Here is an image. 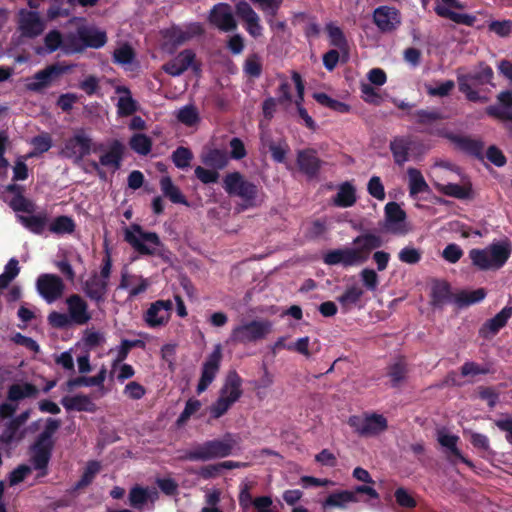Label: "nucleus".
I'll use <instances>...</instances> for the list:
<instances>
[{"mask_svg": "<svg viewBox=\"0 0 512 512\" xmlns=\"http://www.w3.org/2000/svg\"><path fill=\"white\" fill-rule=\"evenodd\" d=\"M382 246L379 236L367 233L356 237L351 247L330 250L323 255V261L327 265H342L354 267L364 264L371 251Z\"/></svg>", "mask_w": 512, "mask_h": 512, "instance_id": "obj_1", "label": "nucleus"}, {"mask_svg": "<svg viewBox=\"0 0 512 512\" xmlns=\"http://www.w3.org/2000/svg\"><path fill=\"white\" fill-rule=\"evenodd\" d=\"M511 254V246L505 241H499L482 249L469 251L472 264L479 270L495 271L502 268Z\"/></svg>", "mask_w": 512, "mask_h": 512, "instance_id": "obj_2", "label": "nucleus"}, {"mask_svg": "<svg viewBox=\"0 0 512 512\" xmlns=\"http://www.w3.org/2000/svg\"><path fill=\"white\" fill-rule=\"evenodd\" d=\"M98 150H101V145L95 143L84 128H78L74 130L71 137L64 141L60 154L78 164L86 156L96 153Z\"/></svg>", "mask_w": 512, "mask_h": 512, "instance_id": "obj_3", "label": "nucleus"}, {"mask_svg": "<svg viewBox=\"0 0 512 512\" xmlns=\"http://www.w3.org/2000/svg\"><path fill=\"white\" fill-rule=\"evenodd\" d=\"M235 441L231 434L225 435L222 439L206 441L187 450L184 459L192 461H208L216 458H224L232 453Z\"/></svg>", "mask_w": 512, "mask_h": 512, "instance_id": "obj_4", "label": "nucleus"}, {"mask_svg": "<svg viewBox=\"0 0 512 512\" xmlns=\"http://www.w3.org/2000/svg\"><path fill=\"white\" fill-rule=\"evenodd\" d=\"M273 329L270 320L260 319L245 321L232 328L227 343L249 344L266 338Z\"/></svg>", "mask_w": 512, "mask_h": 512, "instance_id": "obj_5", "label": "nucleus"}, {"mask_svg": "<svg viewBox=\"0 0 512 512\" xmlns=\"http://www.w3.org/2000/svg\"><path fill=\"white\" fill-rule=\"evenodd\" d=\"M458 175V171L444 164H436L431 171L432 180L438 191L448 196L467 199L471 196L470 186L458 185L450 181L455 180Z\"/></svg>", "mask_w": 512, "mask_h": 512, "instance_id": "obj_6", "label": "nucleus"}, {"mask_svg": "<svg viewBox=\"0 0 512 512\" xmlns=\"http://www.w3.org/2000/svg\"><path fill=\"white\" fill-rule=\"evenodd\" d=\"M125 241L138 253L154 255L161 247V240L154 232H147L138 224H131L124 230Z\"/></svg>", "mask_w": 512, "mask_h": 512, "instance_id": "obj_7", "label": "nucleus"}, {"mask_svg": "<svg viewBox=\"0 0 512 512\" xmlns=\"http://www.w3.org/2000/svg\"><path fill=\"white\" fill-rule=\"evenodd\" d=\"M223 187L229 195L237 196L243 201V208L257 204V186L239 172L227 174L223 179Z\"/></svg>", "mask_w": 512, "mask_h": 512, "instance_id": "obj_8", "label": "nucleus"}, {"mask_svg": "<svg viewBox=\"0 0 512 512\" xmlns=\"http://www.w3.org/2000/svg\"><path fill=\"white\" fill-rule=\"evenodd\" d=\"M492 77L493 70L489 66L481 64L477 72L458 76L459 89L466 95L468 100L473 102H485L487 101V98L485 96H480L472 86L490 83Z\"/></svg>", "mask_w": 512, "mask_h": 512, "instance_id": "obj_9", "label": "nucleus"}, {"mask_svg": "<svg viewBox=\"0 0 512 512\" xmlns=\"http://www.w3.org/2000/svg\"><path fill=\"white\" fill-rule=\"evenodd\" d=\"M357 494H365L371 499H379L378 492L368 485L356 486L354 490H339L328 495L323 501V508H340L345 509L350 504L358 503Z\"/></svg>", "mask_w": 512, "mask_h": 512, "instance_id": "obj_10", "label": "nucleus"}, {"mask_svg": "<svg viewBox=\"0 0 512 512\" xmlns=\"http://www.w3.org/2000/svg\"><path fill=\"white\" fill-rule=\"evenodd\" d=\"M382 228L385 232L397 236H405L412 231L406 212L396 202H388L385 205Z\"/></svg>", "mask_w": 512, "mask_h": 512, "instance_id": "obj_11", "label": "nucleus"}, {"mask_svg": "<svg viewBox=\"0 0 512 512\" xmlns=\"http://www.w3.org/2000/svg\"><path fill=\"white\" fill-rule=\"evenodd\" d=\"M203 28L199 23H189L183 27L172 26L162 31L163 48L172 53L173 50L195 36L202 34Z\"/></svg>", "mask_w": 512, "mask_h": 512, "instance_id": "obj_12", "label": "nucleus"}, {"mask_svg": "<svg viewBox=\"0 0 512 512\" xmlns=\"http://www.w3.org/2000/svg\"><path fill=\"white\" fill-rule=\"evenodd\" d=\"M349 425L361 436H376L387 429V419L381 414H364L352 416L348 420Z\"/></svg>", "mask_w": 512, "mask_h": 512, "instance_id": "obj_13", "label": "nucleus"}, {"mask_svg": "<svg viewBox=\"0 0 512 512\" xmlns=\"http://www.w3.org/2000/svg\"><path fill=\"white\" fill-rule=\"evenodd\" d=\"M100 145L101 150H98V152H101L99 162L94 161L91 163V166L100 176H102L103 172L101 170V166L107 167L113 172L120 168L125 147L119 140L110 141L106 150L103 149L102 144Z\"/></svg>", "mask_w": 512, "mask_h": 512, "instance_id": "obj_14", "label": "nucleus"}, {"mask_svg": "<svg viewBox=\"0 0 512 512\" xmlns=\"http://www.w3.org/2000/svg\"><path fill=\"white\" fill-rule=\"evenodd\" d=\"M222 360V346L216 344L202 366L201 377L197 385V393L201 394L207 390L215 380Z\"/></svg>", "mask_w": 512, "mask_h": 512, "instance_id": "obj_15", "label": "nucleus"}, {"mask_svg": "<svg viewBox=\"0 0 512 512\" xmlns=\"http://www.w3.org/2000/svg\"><path fill=\"white\" fill-rule=\"evenodd\" d=\"M36 288L40 296L47 302L53 303L64 292L62 279L53 274H42L37 278Z\"/></svg>", "mask_w": 512, "mask_h": 512, "instance_id": "obj_16", "label": "nucleus"}, {"mask_svg": "<svg viewBox=\"0 0 512 512\" xmlns=\"http://www.w3.org/2000/svg\"><path fill=\"white\" fill-rule=\"evenodd\" d=\"M173 303L171 300H157L153 302L144 314V321L150 328L165 326L171 315Z\"/></svg>", "mask_w": 512, "mask_h": 512, "instance_id": "obj_17", "label": "nucleus"}, {"mask_svg": "<svg viewBox=\"0 0 512 512\" xmlns=\"http://www.w3.org/2000/svg\"><path fill=\"white\" fill-rule=\"evenodd\" d=\"M209 22L224 32L233 31L237 27L233 9L227 3H218L213 6L209 13Z\"/></svg>", "mask_w": 512, "mask_h": 512, "instance_id": "obj_18", "label": "nucleus"}, {"mask_svg": "<svg viewBox=\"0 0 512 512\" xmlns=\"http://www.w3.org/2000/svg\"><path fill=\"white\" fill-rule=\"evenodd\" d=\"M44 28V21L37 12L20 10L18 31L22 37L35 38L43 32Z\"/></svg>", "mask_w": 512, "mask_h": 512, "instance_id": "obj_19", "label": "nucleus"}, {"mask_svg": "<svg viewBox=\"0 0 512 512\" xmlns=\"http://www.w3.org/2000/svg\"><path fill=\"white\" fill-rule=\"evenodd\" d=\"M460 438L458 435L450 432L446 428H440L437 430V441L444 449L447 457L452 461H461L468 466H471V462L466 459L458 448V442Z\"/></svg>", "mask_w": 512, "mask_h": 512, "instance_id": "obj_20", "label": "nucleus"}, {"mask_svg": "<svg viewBox=\"0 0 512 512\" xmlns=\"http://www.w3.org/2000/svg\"><path fill=\"white\" fill-rule=\"evenodd\" d=\"M73 65L54 64L37 72L34 77L27 82V88L31 91H39L46 87L54 78L68 72Z\"/></svg>", "mask_w": 512, "mask_h": 512, "instance_id": "obj_21", "label": "nucleus"}, {"mask_svg": "<svg viewBox=\"0 0 512 512\" xmlns=\"http://www.w3.org/2000/svg\"><path fill=\"white\" fill-rule=\"evenodd\" d=\"M373 21L381 32H391L401 23L399 11L390 6H380L373 12Z\"/></svg>", "mask_w": 512, "mask_h": 512, "instance_id": "obj_22", "label": "nucleus"}, {"mask_svg": "<svg viewBox=\"0 0 512 512\" xmlns=\"http://www.w3.org/2000/svg\"><path fill=\"white\" fill-rule=\"evenodd\" d=\"M129 505L137 510H144L153 505L158 499V492L155 488L136 485L129 492Z\"/></svg>", "mask_w": 512, "mask_h": 512, "instance_id": "obj_23", "label": "nucleus"}, {"mask_svg": "<svg viewBox=\"0 0 512 512\" xmlns=\"http://www.w3.org/2000/svg\"><path fill=\"white\" fill-rule=\"evenodd\" d=\"M242 394L241 377L235 371L229 372L219 391V397L233 405L241 398Z\"/></svg>", "mask_w": 512, "mask_h": 512, "instance_id": "obj_24", "label": "nucleus"}, {"mask_svg": "<svg viewBox=\"0 0 512 512\" xmlns=\"http://www.w3.org/2000/svg\"><path fill=\"white\" fill-rule=\"evenodd\" d=\"M195 62V53L192 50H184L180 52L171 61L163 66V70L173 76L177 77L183 74L188 68L193 67Z\"/></svg>", "mask_w": 512, "mask_h": 512, "instance_id": "obj_25", "label": "nucleus"}, {"mask_svg": "<svg viewBox=\"0 0 512 512\" xmlns=\"http://www.w3.org/2000/svg\"><path fill=\"white\" fill-rule=\"evenodd\" d=\"M236 12L245 21L246 30L252 37L257 38L262 35L263 28L260 24V18L247 2H239L236 5Z\"/></svg>", "mask_w": 512, "mask_h": 512, "instance_id": "obj_26", "label": "nucleus"}, {"mask_svg": "<svg viewBox=\"0 0 512 512\" xmlns=\"http://www.w3.org/2000/svg\"><path fill=\"white\" fill-rule=\"evenodd\" d=\"M66 303L71 323L83 325L91 319V315L88 311V305L79 295H72L68 297Z\"/></svg>", "mask_w": 512, "mask_h": 512, "instance_id": "obj_27", "label": "nucleus"}, {"mask_svg": "<svg viewBox=\"0 0 512 512\" xmlns=\"http://www.w3.org/2000/svg\"><path fill=\"white\" fill-rule=\"evenodd\" d=\"M4 199L14 211L31 213L34 205L22 195V187L17 184H10L6 187Z\"/></svg>", "mask_w": 512, "mask_h": 512, "instance_id": "obj_28", "label": "nucleus"}, {"mask_svg": "<svg viewBox=\"0 0 512 512\" xmlns=\"http://www.w3.org/2000/svg\"><path fill=\"white\" fill-rule=\"evenodd\" d=\"M512 316V307L506 306L493 318L487 320L479 330L484 338H491L503 328Z\"/></svg>", "mask_w": 512, "mask_h": 512, "instance_id": "obj_29", "label": "nucleus"}, {"mask_svg": "<svg viewBox=\"0 0 512 512\" xmlns=\"http://www.w3.org/2000/svg\"><path fill=\"white\" fill-rule=\"evenodd\" d=\"M71 23L81 24V35L84 39L85 49L87 47L98 49L106 44L107 36L103 30L93 26L85 25L81 19H75L71 21Z\"/></svg>", "mask_w": 512, "mask_h": 512, "instance_id": "obj_30", "label": "nucleus"}, {"mask_svg": "<svg viewBox=\"0 0 512 512\" xmlns=\"http://www.w3.org/2000/svg\"><path fill=\"white\" fill-rule=\"evenodd\" d=\"M498 102V105H492L486 109L487 114L512 123V93L501 92L498 95Z\"/></svg>", "mask_w": 512, "mask_h": 512, "instance_id": "obj_31", "label": "nucleus"}, {"mask_svg": "<svg viewBox=\"0 0 512 512\" xmlns=\"http://www.w3.org/2000/svg\"><path fill=\"white\" fill-rule=\"evenodd\" d=\"M117 95V113L119 116L132 115L137 110V102L133 99L128 87L123 85L115 86Z\"/></svg>", "mask_w": 512, "mask_h": 512, "instance_id": "obj_32", "label": "nucleus"}, {"mask_svg": "<svg viewBox=\"0 0 512 512\" xmlns=\"http://www.w3.org/2000/svg\"><path fill=\"white\" fill-rule=\"evenodd\" d=\"M487 292L484 288L475 290L463 289L455 293L451 301L459 308L477 304L485 299Z\"/></svg>", "mask_w": 512, "mask_h": 512, "instance_id": "obj_33", "label": "nucleus"}, {"mask_svg": "<svg viewBox=\"0 0 512 512\" xmlns=\"http://www.w3.org/2000/svg\"><path fill=\"white\" fill-rule=\"evenodd\" d=\"M52 443H46L37 439L31 449V462L34 469L43 470L46 468L51 455Z\"/></svg>", "mask_w": 512, "mask_h": 512, "instance_id": "obj_34", "label": "nucleus"}, {"mask_svg": "<svg viewBox=\"0 0 512 512\" xmlns=\"http://www.w3.org/2000/svg\"><path fill=\"white\" fill-rule=\"evenodd\" d=\"M28 418L29 411H25L17 418L11 420L8 427L1 435L2 442L11 444L12 442L21 440L24 436V431L21 429V426L27 421Z\"/></svg>", "mask_w": 512, "mask_h": 512, "instance_id": "obj_35", "label": "nucleus"}, {"mask_svg": "<svg viewBox=\"0 0 512 512\" xmlns=\"http://www.w3.org/2000/svg\"><path fill=\"white\" fill-rule=\"evenodd\" d=\"M149 285V281L140 275L122 274L120 288L127 289L130 297H135L145 292Z\"/></svg>", "mask_w": 512, "mask_h": 512, "instance_id": "obj_36", "label": "nucleus"}, {"mask_svg": "<svg viewBox=\"0 0 512 512\" xmlns=\"http://www.w3.org/2000/svg\"><path fill=\"white\" fill-rule=\"evenodd\" d=\"M108 283L98 277V274H93L84 285L86 295L94 301H102L107 293Z\"/></svg>", "mask_w": 512, "mask_h": 512, "instance_id": "obj_37", "label": "nucleus"}, {"mask_svg": "<svg viewBox=\"0 0 512 512\" xmlns=\"http://www.w3.org/2000/svg\"><path fill=\"white\" fill-rule=\"evenodd\" d=\"M17 219L26 229L34 234L44 233L48 226V216L46 213L30 216L17 215Z\"/></svg>", "mask_w": 512, "mask_h": 512, "instance_id": "obj_38", "label": "nucleus"}, {"mask_svg": "<svg viewBox=\"0 0 512 512\" xmlns=\"http://www.w3.org/2000/svg\"><path fill=\"white\" fill-rule=\"evenodd\" d=\"M74 25L76 26V32H70L64 36L62 52L67 55L79 53L85 49L84 39L81 35V24Z\"/></svg>", "mask_w": 512, "mask_h": 512, "instance_id": "obj_39", "label": "nucleus"}, {"mask_svg": "<svg viewBox=\"0 0 512 512\" xmlns=\"http://www.w3.org/2000/svg\"><path fill=\"white\" fill-rule=\"evenodd\" d=\"M62 405L67 410L94 412L96 405L94 402L85 395L66 396L61 401Z\"/></svg>", "mask_w": 512, "mask_h": 512, "instance_id": "obj_40", "label": "nucleus"}, {"mask_svg": "<svg viewBox=\"0 0 512 512\" xmlns=\"http://www.w3.org/2000/svg\"><path fill=\"white\" fill-rule=\"evenodd\" d=\"M363 294V289L360 286L353 284L348 286L344 293L337 298V300L341 305L342 310L344 312H348L358 304Z\"/></svg>", "mask_w": 512, "mask_h": 512, "instance_id": "obj_41", "label": "nucleus"}, {"mask_svg": "<svg viewBox=\"0 0 512 512\" xmlns=\"http://www.w3.org/2000/svg\"><path fill=\"white\" fill-rule=\"evenodd\" d=\"M407 174L409 194L412 198H416L417 195L420 193H425L429 191V186L419 170L415 168H409Z\"/></svg>", "mask_w": 512, "mask_h": 512, "instance_id": "obj_42", "label": "nucleus"}, {"mask_svg": "<svg viewBox=\"0 0 512 512\" xmlns=\"http://www.w3.org/2000/svg\"><path fill=\"white\" fill-rule=\"evenodd\" d=\"M412 144V140L405 137L396 138L391 142L390 148L394 157V161L398 165H402L408 161V152L411 149Z\"/></svg>", "mask_w": 512, "mask_h": 512, "instance_id": "obj_43", "label": "nucleus"}, {"mask_svg": "<svg viewBox=\"0 0 512 512\" xmlns=\"http://www.w3.org/2000/svg\"><path fill=\"white\" fill-rule=\"evenodd\" d=\"M356 202V190L352 184L345 182L339 186L334 197L335 205L339 207H350Z\"/></svg>", "mask_w": 512, "mask_h": 512, "instance_id": "obj_44", "label": "nucleus"}, {"mask_svg": "<svg viewBox=\"0 0 512 512\" xmlns=\"http://www.w3.org/2000/svg\"><path fill=\"white\" fill-rule=\"evenodd\" d=\"M298 165L304 173L314 175L320 163L313 150H305L298 154Z\"/></svg>", "mask_w": 512, "mask_h": 512, "instance_id": "obj_45", "label": "nucleus"}, {"mask_svg": "<svg viewBox=\"0 0 512 512\" xmlns=\"http://www.w3.org/2000/svg\"><path fill=\"white\" fill-rule=\"evenodd\" d=\"M293 80H294V83H295V86L297 89V94H298L297 100H296V105H297L299 116L303 119V121L305 122V125L309 129L314 130L316 127L314 120L309 116L307 111L301 105V101L303 100V93H304V86L301 82V78L298 74H294Z\"/></svg>", "mask_w": 512, "mask_h": 512, "instance_id": "obj_46", "label": "nucleus"}, {"mask_svg": "<svg viewBox=\"0 0 512 512\" xmlns=\"http://www.w3.org/2000/svg\"><path fill=\"white\" fill-rule=\"evenodd\" d=\"M37 392V388L32 384L17 383L10 386L8 391V398L11 401H18L27 397H33L37 394Z\"/></svg>", "mask_w": 512, "mask_h": 512, "instance_id": "obj_47", "label": "nucleus"}, {"mask_svg": "<svg viewBox=\"0 0 512 512\" xmlns=\"http://www.w3.org/2000/svg\"><path fill=\"white\" fill-rule=\"evenodd\" d=\"M33 150L26 155V159L47 152L52 147V138L48 133H41L30 140Z\"/></svg>", "mask_w": 512, "mask_h": 512, "instance_id": "obj_48", "label": "nucleus"}, {"mask_svg": "<svg viewBox=\"0 0 512 512\" xmlns=\"http://www.w3.org/2000/svg\"><path fill=\"white\" fill-rule=\"evenodd\" d=\"M160 186L163 194L168 197L173 203L185 204V198L180 190L173 184L170 177L165 176L160 180Z\"/></svg>", "mask_w": 512, "mask_h": 512, "instance_id": "obj_49", "label": "nucleus"}, {"mask_svg": "<svg viewBox=\"0 0 512 512\" xmlns=\"http://www.w3.org/2000/svg\"><path fill=\"white\" fill-rule=\"evenodd\" d=\"M45 47L44 48H38L36 52L38 54L42 53H52L56 51L57 49H60L62 51V46L64 44V37L60 34L57 30L50 31L44 39Z\"/></svg>", "mask_w": 512, "mask_h": 512, "instance_id": "obj_50", "label": "nucleus"}, {"mask_svg": "<svg viewBox=\"0 0 512 512\" xmlns=\"http://www.w3.org/2000/svg\"><path fill=\"white\" fill-rule=\"evenodd\" d=\"M175 115L180 123L189 127L196 125L200 120L198 110L193 105L181 107Z\"/></svg>", "mask_w": 512, "mask_h": 512, "instance_id": "obj_51", "label": "nucleus"}, {"mask_svg": "<svg viewBox=\"0 0 512 512\" xmlns=\"http://www.w3.org/2000/svg\"><path fill=\"white\" fill-rule=\"evenodd\" d=\"M129 145L134 152L140 155H147L151 151L152 140L145 134L137 133L131 137Z\"/></svg>", "mask_w": 512, "mask_h": 512, "instance_id": "obj_52", "label": "nucleus"}, {"mask_svg": "<svg viewBox=\"0 0 512 512\" xmlns=\"http://www.w3.org/2000/svg\"><path fill=\"white\" fill-rule=\"evenodd\" d=\"M75 229V223L68 216H59L49 225V230L54 234H70Z\"/></svg>", "mask_w": 512, "mask_h": 512, "instance_id": "obj_53", "label": "nucleus"}, {"mask_svg": "<svg viewBox=\"0 0 512 512\" xmlns=\"http://www.w3.org/2000/svg\"><path fill=\"white\" fill-rule=\"evenodd\" d=\"M18 260L11 258L5 265L4 271L0 274V289L6 288L19 274Z\"/></svg>", "mask_w": 512, "mask_h": 512, "instance_id": "obj_54", "label": "nucleus"}, {"mask_svg": "<svg viewBox=\"0 0 512 512\" xmlns=\"http://www.w3.org/2000/svg\"><path fill=\"white\" fill-rule=\"evenodd\" d=\"M326 30L328 33L330 44L341 50H345L347 41L341 28L333 23H329L326 25Z\"/></svg>", "mask_w": 512, "mask_h": 512, "instance_id": "obj_55", "label": "nucleus"}, {"mask_svg": "<svg viewBox=\"0 0 512 512\" xmlns=\"http://www.w3.org/2000/svg\"><path fill=\"white\" fill-rule=\"evenodd\" d=\"M113 59L114 62L119 65H131L134 60L133 49L127 44H122L115 49L113 53Z\"/></svg>", "mask_w": 512, "mask_h": 512, "instance_id": "obj_56", "label": "nucleus"}, {"mask_svg": "<svg viewBox=\"0 0 512 512\" xmlns=\"http://www.w3.org/2000/svg\"><path fill=\"white\" fill-rule=\"evenodd\" d=\"M314 98L321 105L331 108L335 111H338L341 113H346L349 111V106L347 104L340 102L338 100L332 99L330 96H328L325 93H315Z\"/></svg>", "mask_w": 512, "mask_h": 512, "instance_id": "obj_57", "label": "nucleus"}, {"mask_svg": "<svg viewBox=\"0 0 512 512\" xmlns=\"http://www.w3.org/2000/svg\"><path fill=\"white\" fill-rule=\"evenodd\" d=\"M203 162L206 165L222 169L227 165L228 158L225 152L220 150H211L203 157Z\"/></svg>", "mask_w": 512, "mask_h": 512, "instance_id": "obj_58", "label": "nucleus"}, {"mask_svg": "<svg viewBox=\"0 0 512 512\" xmlns=\"http://www.w3.org/2000/svg\"><path fill=\"white\" fill-rule=\"evenodd\" d=\"M398 258L403 263L413 265L421 260L422 251L413 246H405L399 251Z\"/></svg>", "mask_w": 512, "mask_h": 512, "instance_id": "obj_59", "label": "nucleus"}, {"mask_svg": "<svg viewBox=\"0 0 512 512\" xmlns=\"http://www.w3.org/2000/svg\"><path fill=\"white\" fill-rule=\"evenodd\" d=\"M192 157L191 151L185 147L177 148L172 154L173 163L180 169L189 167Z\"/></svg>", "mask_w": 512, "mask_h": 512, "instance_id": "obj_60", "label": "nucleus"}, {"mask_svg": "<svg viewBox=\"0 0 512 512\" xmlns=\"http://www.w3.org/2000/svg\"><path fill=\"white\" fill-rule=\"evenodd\" d=\"M433 303L443 305L450 299L449 285L445 282L436 283L432 288Z\"/></svg>", "mask_w": 512, "mask_h": 512, "instance_id": "obj_61", "label": "nucleus"}, {"mask_svg": "<svg viewBox=\"0 0 512 512\" xmlns=\"http://www.w3.org/2000/svg\"><path fill=\"white\" fill-rule=\"evenodd\" d=\"M105 341V336L102 332L94 329H87L82 337L83 344L88 348L100 346Z\"/></svg>", "mask_w": 512, "mask_h": 512, "instance_id": "obj_62", "label": "nucleus"}, {"mask_svg": "<svg viewBox=\"0 0 512 512\" xmlns=\"http://www.w3.org/2000/svg\"><path fill=\"white\" fill-rule=\"evenodd\" d=\"M360 278L367 290L375 291L377 289L379 285V276L375 270L364 268L360 272Z\"/></svg>", "mask_w": 512, "mask_h": 512, "instance_id": "obj_63", "label": "nucleus"}, {"mask_svg": "<svg viewBox=\"0 0 512 512\" xmlns=\"http://www.w3.org/2000/svg\"><path fill=\"white\" fill-rule=\"evenodd\" d=\"M494 424L505 434V439L512 445V417L508 415L501 416L494 421Z\"/></svg>", "mask_w": 512, "mask_h": 512, "instance_id": "obj_64", "label": "nucleus"}]
</instances>
